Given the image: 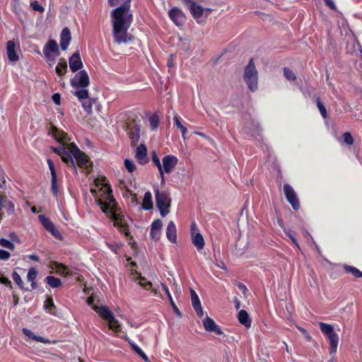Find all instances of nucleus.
<instances>
[{"mask_svg": "<svg viewBox=\"0 0 362 362\" xmlns=\"http://www.w3.org/2000/svg\"><path fill=\"white\" fill-rule=\"evenodd\" d=\"M71 37L68 28H64L60 35V47L62 50H66L70 43Z\"/></svg>", "mask_w": 362, "mask_h": 362, "instance_id": "aec40b11", "label": "nucleus"}, {"mask_svg": "<svg viewBox=\"0 0 362 362\" xmlns=\"http://www.w3.org/2000/svg\"><path fill=\"white\" fill-rule=\"evenodd\" d=\"M52 100L56 105L60 104L61 96L59 93H54L52 97Z\"/></svg>", "mask_w": 362, "mask_h": 362, "instance_id": "864d4df0", "label": "nucleus"}, {"mask_svg": "<svg viewBox=\"0 0 362 362\" xmlns=\"http://www.w3.org/2000/svg\"><path fill=\"white\" fill-rule=\"evenodd\" d=\"M238 287L243 293H245L247 291V287L242 283H239L238 284Z\"/></svg>", "mask_w": 362, "mask_h": 362, "instance_id": "e2e57ef3", "label": "nucleus"}, {"mask_svg": "<svg viewBox=\"0 0 362 362\" xmlns=\"http://www.w3.org/2000/svg\"><path fill=\"white\" fill-rule=\"evenodd\" d=\"M78 99L81 101L83 109L87 112H90L92 110L93 103L90 98H89V93L87 88H81V90H76L74 93Z\"/></svg>", "mask_w": 362, "mask_h": 362, "instance_id": "f8f14e48", "label": "nucleus"}, {"mask_svg": "<svg viewBox=\"0 0 362 362\" xmlns=\"http://www.w3.org/2000/svg\"><path fill=\"white\" fill-rule=\"evenodd\" d=\"M186 6L198 23L203 22L202 16L204 13L206 18L211 13V9L204 8L194 0H192Z\"/></svg>", "mask_w": 362, "mask_h": 362, "instance_id": "6e6552de", "label": "nucleus"}, {"mask_svg": "<svg viewBox=\"0 0 362 362\" xmlns=\"http://www.w3.org/2000/svg\"><path fill=\"white\" fill-rule=\"evenodd\" d=\"M122 0H108L107 4L110 6H115L119 5Z\"/></svg>", "mask_w": 362, "mask_h": 362, "instance_id": "680f3d73", "label": "nucleus"}, {"mask_svg": "<svg viewBox=\"0 0 362 362\" xmlns=\"http://www.w3.org/2000/svg\"><path fill=\"white\" fill-rule=\"evenodd\" d=\"M71 86L76 90L86 88L89 83V76L85 70H81L75 74L70 81Z\"/></svg>", "mask_w": 362, "mask_h": 362, "instance_id": "9d476101", "label": "nucleus"}, {"mask_svg": "<svg viewBox=\"0 0 362 362\" xmlns=\"http://www.w3.org/2000/svg\"><path fill=\"white\" fill-rule=\"evenodd\" d=\"M148 120L151 130L156 129L159 124L158 116L157 115H153L149 117Z\"/></svg>", "mask_w": 362, "mask_h": 362, "instance_id": "f704fd0d", "label": "nucleus"}, {"mask_svg": "<svg viewBox=\"0 0 362 362\" xmlns=\"http://www.w3.org/2000/svg\"><path fill=\"white\" fill-rule=\"evenodd\" d=\"M286 234L291 238V240H292V242L298 247H299L298 246V244L297 243V240L296 239L294 238V236L291 233V231L288 230V231H285Z\"/></svg>", "mask_w": 362, "mask_h": 362, "instance_id": "bf43d9fd", "label": "nucleus"}, {"mask_svg": "<svg viewBox=\"0 0 362 362\" xmlns=\"http://www.w3.org/2000/svg\"><path fill=\"white\" fill-rule=\"evenodd\" d=\"M55 71L59 76H62L66 74L67 71V64L65 59H60L57 66H56Z\"/></svg>", "mask_w": 362, "mask_h": 362, "instance_id": "c756f323", "label": "nucleus"}, {"mask_svg": "<svg viewBox=\"0 0 362 362\" xmlns=\"http://www.w3.org/2000/svg\"><path fill=\"white\" fill-rule=\"evenodd\" d=\"M163 223L160 219L154 221L151 226V238L155 241H158L160 237Z\"/></svg>", "mask_w": 362, "mask_h": 362, "instance_id": "6ab92c4d", "label": "nucleus"}, {"mask_svg": "<svg viewBox=\"0 0 362 362\" xmlns=\"http://www.w3.org/2000/svg\"><path fill=\"white\" fill-rule=\"evenodd\" d=\"M45 281L47 284L53 288H58L62 285L61 280L53 276H47Z\"/></svg>", "mask_w": 362, "mask_h": 362, "instance_id": "2f4dec72", "label": "nucleus"}, {"mask_svg": "<svg viewBox=\"0 0 362 362\" xmlns=\"http://www.w3.org/2000/svg\"><path fill=\"white\" fill-rule=\"evenodd\" d=\"M139 284L141 286H142L146 290H149L152 284L151 281H146L145 277H143L141 276V274H139L138 276Z\"/></svg>", "mask_w": 362, "mask_h": 362, "instance_id": "c9c22d12", "label": "nucleus"}, {"mask_svg": "<svg viewBox=\"0 0 362 362\" xmlns=\"http://www.w3.org/2000/svg\"><path fill=\"white\" fill-rule=\"evenodd\" d=\"M52 149L68 166L76 168V163L81 168L88 166V160L87 156L74 143L66 146L63 144L59 147H54Z\"/></svg>", "mask_w": 362, "mask_h": 362, "instance_id": "7ed1b4c3", "label": "nucleus"}, {"mask_svg": "<svg viewBox=\"0 0 362 362\" xmlns=\"http://www.w3.org/2000/svg\"><path fill=\"white\" fill-rule=\"evenodd\" d=\"M166 237L172 243H175L177 241V229L175 224L172 221L168 224L166 228Z\"/></svg>", "mask_w": 362, "mask_h": 362, "instance_id": "5701e85b", "label": "nucleus"}, {"mask_svg": "<svg viewBox=\"0 0 362 362\" xmlns=\"http://www.w3.org/2000/svg\"><path fill=\"white\" fill-rule=\"evenodd\" d=\"M90 192L93 194V196L95 197V201L97 202L98 199H100L99 196L98 195V192L95 189H91Z\"/></svg>", "mask_w": 362, "mask_h": 362, "instance_id": "338daca9", "label": "nucleus"}, {"mask_svg": "<svg viewBox=\"0 0 362 362\" xmlns=\"http://www.w3.org/2000/svg\"><path fill=\"white\" fill-rule=\"evenodd\" d=\"M325 4L332 10L336 9L334 2L332 0H324Z\"/></svg>", "mask_w": 362, "mask_h": 362, "instance_id": "6e6d98bb", "label": "nucleus"}, {"mask_svg": "<svg viewBox=\"0 0 362 362\" xmlns=\"http://www.w3.org/2000/svg\"><path fill=\"white\" fill-rule=\"evenodd\" d=\"M39 220L40 221L45 228L49 231L54 238L57 239H62V235L57 229L54 223L44 215L39 216Z\"/></svg>", "mask_w": 362, "mask_h": 362, "instance_id": "2eb2a0df", "label": "nucleus"}, {"mask_svg": "<svg viewBox=\"0 0 362 362\" xmlns=\"http://www.w3.org/2000/svg\"><path fill=\"white\" fill-rule=\"evenodd\" d=\"M147 148L146 146L141 144L137 146L135 152V158L140 164H145L147 162Z\"/></svg>", "mask_w": 362, "mask_h": 362, "instance_id": "412c9836", "label": "nucleus"}, {"mask_svg": "<svg viewBox=\"0 0 362 362\" xmlns=\"http://www.w3.org/2000/svg\"><path fill=\"white\" fill-rule=\"evenodd\" d=\"M142 207L146 210H150L153 208L152 195L149 191L144 194Z\"/></svg>", "mask_w": 362, "mask_h": 362, "instance_id": "7c9ffc66", "label": "nucleus"}, {"mask_svg": "<svg viewBox=\"0 0 362 362\" xmlns=\"http://www.w3.org/2000/svg\"><path fill=\"white\" fill-rule=\"evenodd\" d=\"M28 259H30V260H33V261H35V262H38L39 261V257L36 255H30L28 256Z\"/></svg>", "mask_w": 362, "mask_h": 362, "instance_id": "0e129e2a", "label": "nucleus"}, {"mask_svg": "<svg viewBox=\"0 0 362 362\" xmlns=\"http://www.w3.org/2000/svg\"><path fill=\"white\" fill-rule=\"evenodd\" d=\"M12 278L13 279V281L16 282V284L21 288H23V282L21 279V276L16 272H13V274H12Z\"/></svg>", "mask_w": 362, "mask_h": 362, "instance_id": "a18cd8bd", "label": "nucleus"}, {"mask_svg": "<svg viewBox=\"0 0 362 362\" xmlns=\"http://www.w3.org/2000/svg\"><path fill=\"white\" fill-rule=\"evenodd\" d=\"M69 67L72 72H76L83 67L80 54L78 52H74L69 59Z\"/></svg>", "mask_w": 362, "mask_h": 362, "instance_id": "f3484780", "label": "nucleus"}, {"mask_svg": "<svg viewBox=\"0 0 362 362\" xmlns=\"http://www.w3.org/2000/svg\"><path fill=\"white\" fill-rule=\"evenodd\" d=\"M18 51L20 52L18 42H15L14 40H9L6 42V53L10 62L15 63L18 61Z\"/></svg>", "mask_w": 362, "mask_h": 362, "instance_id": "4468645a", "label": "nucleus"}, {"mask_svg": "<svg viewBox=\"0 0 362 362\" xmlns=\"http://www.w3.org/2000/svg\"><path fill=\"white\" fill-rule=\"evenodd\" d=\"M238 320L240 324L244 325L245 327L249 328L251 326V320L249 317L248 313L244 310H242L238 313Z\"/></svg>", "mask_w": 362, "mask_h": 362, "instance_id": "cd10ccee", "label": "nucleus"}, {"mask_svg": "<svg viewBox=\"0 0 362 362\" xmlns=\"http://www.w3.org/2000/svg\"><path fill=\"white\" fill-rule=\"evenodd\" d=\"M316 102H317V108H318V110H319L322 117L323 118H327V110H326L325 105L320 101L319 98H317V101Z\"/></svg>", "mask_w": 362, "mask_h": 362, "instance_id": "4c0bfd02", "label": "nucleus"}, {"mask_svg": "<svg viewBox=\"0 0 362 362\" xmlns=\"http://www.w3.org/2000/svg\"><path fill=\"white\" fill-rule=\"evenodd\" d=\"M177 162V158L172 155H167L163 158L161 173H159L162 184L165 182L164 173H170L175 168Z\"/></svg>", "mask_w": 362, "mask_h": 362, "instance_id": "1a4fd4ad", "label": "nucleus"}, {"mask_svg": "<svg viewBox=\"0 0 362 362\" xmlns=\"http://www.w3.org/2000/svg\"><path fill=\"white\" fill-rule=\"evenodd\" d=\"M130 6L131 0H126L110 13L113 37L115 42L118 44L126 43L132 39L130 37H128L127 33V30L133 21V15L130 10Z\"/></svg>", "mask_w": 362, "mask_h": 362, "instance_id": "f257e3e1", "label": "nucleus"}, {"mask_svg": "<svg viewBox=\"0 0 362 362\" xmlns=\"http://www.w3.org/2000/svg\"><path fill=\"white\" fill-rule=\"evenodd\" d=\"M122 338L125 341H128L134 351L136 352L138 355H139L142 358V359H144L146 362L148 361V356L137 344L132 341L127 335L122 337Z\"/></svg>", "mask_w": 362, "mask_h": 362, "instance_id": "b1692460", "label": "nucleus"}, {"mask_svg": "<svg viewBox=\"0 0 362 362\" xmlns=\"http://www.w3.org/2000/svg\"><path fill=\"white\" fill-rule=\"evenodd\" d=\"M51 191L53 195L57 197L58 194L57 177H51Z\"/></svg>", "mask_w": 362, "mask_h": 362, "instance_id": "a19ab883", "label": "nucleus"}, {"mask_svg": "<svg viewBox=\"0 0 362 362\" xmlns=\"http://www.w3.org/2000/svg\"><path fill=\"white\" fill-rule=\"evenodd\" d=\"M0 283L4 284L6 286L11 285V281L8 278L4 277V276H0Z\"/></svg>", "mask_w": 362, "mask_h": 362, "instance_id": "052dcab7", "label": "nucleus"}, {"mask_svg": "<svg viewBox=\"0 0 362 362\" xmlns=\"http://www.w3.org/2000/svg\"><path fill=\"white\" fill-rule=\"evenodd\" d=\"M344 142L348 145H351L354 143V139L349 132H345L342 135Z\"/></svg>", "mask_w": 362, "mask_h": 362, "instance_id": "de8ad7c7", "label": "nucleus"}, {"mask_svg": "<svg viewBox=\"0 0 362 362\" xmlns=\"http://www.w3.org/2000/svg\"><path fill=\"white\" fill-rule=\"evenodd\" d=\"M22 332L26 337H28V338L32 339L35 341H39V342H41L43 344H50L51 343V341L49 339H45L42 337L35 335L31 330H30L27 328H23L22 329Z\"/></svg>", "mask_w": 362, "mask_h": 362, "instance_id": "a878e982", "label": "nucleus"}, {"mask_svg": "<svg viewBox=\"0 0 362 362\" xmlns=\"http://www.w3.org/2000/svg\"><path fill=\"white\" fill-rule=\"evenodd\" d=\"M170 302V304L173 308V310L174 312L179 316H181V313L179 310V309L177 308V307L176 306L175 303H174L173 300V298H171V300H169Z\"/></svg>", "mask_w": 362, "mask_h": 362, "instance_id": "5fc2aeb1", "label": "nucleus"}, {"mask_svg": "<svg viewBox=\"0 0 362 362\" xmlns=\"http://www.w3.org/2000/svg\"><path fill=\"white\" fill-rule=\"evenodd\" d=\"M10 257V253L4 250H0V259L7 260Z\"/></svg>", "mask_w": 362, "mask_h": 362, "instance_id": "603ef678", "label": "nucleus"}, {"mask_svg": "<svg viewBox=\"0 0 362 362\" xmlns=\"http://www.w3.org/2000/svg\"><path fill=\"white\" fill-rule=\"evenodd\" d=\"M243 78L250 90L254 92L257 89L258 74L252 59L245 69Z\"/></svg>", "mask_w": 362, "mask_h": 362, "instance_id": "39448f33", "label": "nucleus"}, {"mask_svg": "<svg viewBox=\"0 0 362 362\" xmlns=\"http://www.w3.org/2000/svg\"><path fill=\"white\" fill-rule=\"evenodd\" d=\"M54 136L56 140H57L59 142H64L65 141H69V139H67V134L64 132H60L58 131H56L54 133Z\"/></svg>", "mask_w": 362, "mask_h": 362, "instance_id": "58836bf2", "label": "nucleus"}, {"mask_svg": "<svg viewBox=\"0 0 362 362\" xmlns=\"http://www.w3.org/2000/svg\"><path fill=\"white\" fill-rule=\"evenodd\" d=\"M37 274H38V272L35 268H34V267L30 268L29 269V271L28 272V275H27L28 281H35Z\"/></svg>", "mask_w": 362, "mask_h": 362, "instance_id": "37998d69", "label": "nucleus"}, {"mask_svg": "<svg viewBox=\"0 0 362 362\" xmlns=\"http://www.w3.org/2000/svg\"><path fill=\"white\" fill-rule=\"evenodd\" d=\"M190 233H191V235H195L196 233H199L197 226L195 223H192L191 228H190Z\"/></svg>", "mask_w": 362, "mask_h": 362, "instance_id": "4d7b16f0", "label": "nucleus"}, {"mask_svg": "<svg viewBox=\"0 0 362 362\" xmlns=\"http://www.w3.org/2000/svg\"><path fill=\"white\" fill-rule=\"evenodd\" d=\"M92 308L99 315L100 317L108 322L109 329L117 332L120 328V324L115 319L113 313L106 306L93 305Z\"/></svg>", "mask_w": 362, "mask_h": 362, "instance_id": "423d86ee", "label": "nucleus"}, {"mask_svg": "<svg viewBox=\"0 0 362 362\" xmlns=\"http://www.w3.org/2000/svg\"><path fill=\"white\" fill-rule=\"evenodd\" d=\"M284 192L286 200L291 205L292 208L294 210H298L300 208V203L297 194L293 187L288 184H285L284 185Z\"/></svg>", "mask_w": 362, "mask_h": 362, "instance_id": "ddd939ff", "label": "nucleus"}, {"mask_svg": "<svg viewBox=\"0 0 362 362\" xmlns=\"http://www.w3.org/2000/svg\"><path fill=\"white\" fill-rule=\"evenodd\" d=\"M192 243L198 251L202 250L204 247V240L200 233H196L195 235H191Z\"/></svg>", "mask_w": 362, "mask_h": 362, "instance_id": "bb28decb", "label": "nucleus"}, {"mask_svg": "<svg viewBox=\"0 0 362 362\" xmlns=\"http://www.w3.org/2000/svg\"><path fill=\"white\" fill-rule=\"evenodd\" d=\"M320 331L325 335L329 341L330 354L334 355L337 352L339 344V335L334 332V327L332 325L325 322L318 323Z\"/></svg>", "mask_w": 362, "mask_h": 362, "instance_id": "20e7f679", "label": "nucleus"}, {"mask_svg": "<svg viewBox=\"0 0 362 362\" xmlns=\"http://www.w3.org/2000/svg\"><path fill=\"white\" fill-rule=\"evenodd\" d=\"M216 265L218 267L222 269H226V266L225 263L223 261H219L216 263Z\"/></svg>", "mask_w": 362, "mask_h": 362, "instance_id": "69168bd1", "label": "nucleus"}, {"mask_svg": "<svg viewBox=\"0 0 362 362\" xmlns=\"http://www.w3.org/2000/svg\"><path fill=\"white\" fill-rule=\"evenodd\" d=\"M44 307L49 313L52 314V308L55 307L53 300L52 298H47L45 301Z\"/></svg>", "mask_w": 362, "mask_h": 362, "instance_id": "49530a36", "label": "nucleus"}, {"mask_svg": "<svg viewBox=\"0 0 362 362\" xmlns=\"http://www.w3.org/2000/svg\"><path fill=\"white\" fill-rule=\"evenodd\" d=\"M54 266L52 269H54L56 272L59 275L67 276L72 274L71 271L62 264L54 262Z\"/></svg>", "mask_w": 362, "mask_h": 362, "instance_id": "c85d7f7f", "label": "nucleus"}, {"mask_svg": "<svg viewBox=\"0 0 362 362\" xmlns=\"http://www.w3.org/2000/svg\"><path fill=\"white\" fill-rule=\"evenodd\" d=\"M47 162L51 173V177H57V173L53 161L51 159L48 158L47 160Z\"/></svg>", "mask_w": 362, "mask_h": 362, "instance_id": "3c124183", "label": "nucleus"}, {"mask_svg": "<svg viewBox=\"0 0 362 362\" xmlns=\"http://www.w3.org/2000/svg\"><path fill=\"white\" fill-rule=\"evenodd\" d=\"M0 245L11 250H13L15 248L14 244L5 238L0 239Z\"/></svg>", "mask_w": 362, "mask_h": 362, "instance_id": "ea45409f", "label": "nucleus"}, {"mask_svg": "<svg viewBox=\"0 0 362 362\" xmlns=\"http://www.w3.org/2000/svg\"><path fill=\"white\" fill-rule=\"evenodd\" d=\"M284 75L290 81H293L296 79V74L288 68L284 69Z\"/></svg>", "mask_w": 362, "mask_h": 362, "instance_id": "e433bc0d", "label": "nucleus"}, {"mask_svg": "<svg viewBox=\"0 0 362 362\" xmlns=\"http://www.w3.org/2000/svg\"><path fill=\"white\" fill-rule=\"evenodd\" d=\"M173 120L175 122L176 127L181 131L182 139L184 140H185V139H186L185 135L187 132V128L184 125L182 124V123L180 122V117L177 114L174 115Z\"/></svg>", "mask_w": 362, "mask_h": 362, "instance_id": "473e14b6", "label": "nucleus"}, {"mask_svg": "<svg viewBox=\"0 0 362 362\" xmlns=\"http://www.w3.org/2000/svg\"><path fill=\"white\" fill-rule=\"evenodd\" d=\"M127 131L132 146H136L141 136V124L136 121H132L127 125Z\"/></svg>", "mask_w": 362, "mask_h": 362, "instance_id": "9b49d317", "label": "nucleus"}, {"mask_svg": "<svg viewBox=\"0 0 362 362\" xmlns=\"http://www.w3.org/2000/svg\"><path fill=\"white\" fill-rule=\"evenodd\" d=\"M100 199H97V204L105 214H110L115 222V225L121 228V231L125 235H128V229L123 223L122 218L119 214L116 212V201L112 194L111 187L108 185H104L100 189Z\"/></svg>", "mask_w": 362, "mask_h": 362, "instance_id": "f03ea898", "label": "nucleus"}, {"mask_svg": "<svg viewBox=\"0 0 362 362\" xmlns=\"http://www.w3.org/2000/svg\"><path fill=\"white\" fill-rule=\"evenodd\" d=\"M190 293H191V300H192V306H193L194 309L195 310L197 314L200 317H202L204 315V313H203V310L202 308L199 298L194 290L191 289Z\"/></svg>", "mask_w": 362, "mask_h": 362, "instance_id": "4be33fe9", "label": "nucleus"}, {"mask_svg": "<svg viewBox=\"0 0 362 362\" xmlns=\"http://www.w3.org/2000/svg\"><path fill=\"white\" fill-rule=\"evenodd\" d=\"M156 206L159 209L160 216L165 217L169 213L170 206V199L166 192H160L158 187H154Z\"/></svg>", "mask_w": 362, "mask_h": 362, "instance_id": "0eeeda50", "label": "nucleus"}, {"mask_svg": "<svg viewBox=\"0 0 362 362\" xmlns=\"http://www.w3.org/2000/svg\"><path fill=\"white\" fill-rule=\"evenodd\" d=\"M203 326L204 329L208 332H213L216 334H222L223 332L221 331L220 327L216 324L215 321L209 317H206L203 321Z\"/></svg>", "mask_w": 362, "mask_h": 362, "instance_id": "a211bd4d", "label": "nucleus"}, {"mask_svg": "<svg viewBox=\"0 0 362 362\" xmlns=\"http://www.w3.org/2000/svg\"><path fill=\"white\" fill-rule=\"evenodd\" d=\"M152 161L158 168L159 173H161V163L160 161L159 158L158 157L155 152H153L152 156Z\"/></svg>", "mask_w": 362, "mask_h": 362, "instance_id": "8fccbe9b", "label": "nucleus"}, {"mask_svg": "<svg viewBox=\"0 0 362 362\" xmlns=\"http://www.w3.org/2000/svg\"><path fill=\"white\" fill-rule=\"evenodd\" d=\"M30 6H32L33 9L35 11L42 13L45 11V8L37 1L31 2Z\"/></svg>", "mask_w": 362, "mask_h": 362, "instance_id": "09e8293b", "label": "nucleus"}, {"mask_svg": "<svg viewBox=\"0 0 362 362\" xmlns=\"http://www.w3.org/2000/svg\"><path fill=\"white\" fill-rule=\"evenodd\" d=\"M45 52L55 54V55L57 56L59 55L58 45L55 40H49L47 42V43L44 46L43 53Z\"/></svg>", "mask_w": 362, "mask_h": 362, "instance_id": "393cba45", "label": "nucleus"}, {"mask_svg": "<svg viewBox=\"0 0 362 362\" xmlns=\"http://www.w3.org/2000/svg\"><path fill=\"white\" fill-rule=\"evenodd\" d=\"M298 329L308 339L310 338V335L308 334V332L303 327H298Z\"/></svg>", "mask_w": 362, "mask_h": 362, "instance_id": "774afa93", "label": "nucleus"}, {"mask_svg": "<svg viewBox=\"0 0 362 362\" xmlns=\"http://www.w3.org/2000/svg\"><path fill=\"white\" fill-rule=\"evenodd\" d=\"M160 285H161V286H162V288H163V291H165V293H166V295H167V296H168V299H169V300H171L172 296H171V294H170V291H169L168 288L167 287V286H166V285H165V284H162V283L160 284Z\"/></svg>", "mask_w": 362, "mask_h": 362, "instance_id": "13d9d810", "label": "nucleus"}, {"mask_svg": "<svg viewBox=\"0 0 362 362\" xmlns=\"http://www.w3.org/2000/svg\"><path fill=\"white\" fill-rule=\"evenodd\" d=\"M124 166L129 173L134 172L136 169L134 163L129 159L124 160Z\"/></svg>", "mask_w": 362, "mask_h": 362, "instance_id": "c03bdc74", "label": "nucleus"}, {"mask_svg": "<svg viewBox=\"0 0 362 362\" xmlns=\"http://www.w3.org/2000/svg\"><path fill=\"white\" fill-rule=\"evenodd\" d=\"M168 16L173 23L177 26L182 25L185 21V16L184 13L177 7L171 8L168 11Z\"/></svg>", "mask_w": 362, "mask_h": 362, "instance_id": "dca6fc26", "label": "nucleus"}, {"mask_svg": "<svg viewBox=\"0 0 362 362\" xmlns=\"http://www.w3.org/2000/svg\"><path fill=\"white\" fill-rule=\"evenodd\" d=\"M44 56L46 59L47 62L49 65V66H52L55 63V57H57L55 54L52 53H43Z\"/></svg>", "mask_w": 362, "mask_h": 362, "instance_id": "79ce46f5", "label": "nucleus"}, {"mask_svg": "<svg viewBox=\"0 0 362 362\" xmlns=\"http://www.w3.org/2000/svg\"><path fill=\"white\" fill-rule=\"evenodd\" d=\"M344 269L346 272L352 274L356 278L362 277V272L358 270L357 268L350 266V265H344Z\"/></svg>", "mask_w": 362, "mask_h": 362, "instance_id": "72a5a7b5", "label": "nucleus"}]
</instances>
